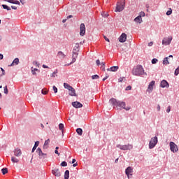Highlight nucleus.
Masks as SVG:
<instances>
[{
	"label": "nucleus",
	"mask_w": 179,
	"mask_h": 179,
	"mask_svg": "<svg viewBox=\"0 0 179 179\" xmlns=\"http://www.w3.org/2000/svg\"><path fill=\"white\" fill-rule=\"evenodd\" d=\"M132 75L134 76H141L142 75H145V70L143 69V67L141 65H137L136 67H134L131 71Z\"/></svg>",
	"instance_id": "nucleus-1"
},
{
	"label": "nucleus",
	"mask_w": 179,
	"mask_h": 179,
	"mask_svg": "<svg viewBox=\"0 0 179 179\" xmlns=\"http://www.w3.org/2000/svg\"><path fill=\"white\" fill-rule=\"evenodd\" d=\"M125 8V0H122L121 2H117L116 9L115 12H122Z\"/></svg>",
	"instance_id": "nucleus-2"
},
{
	"label": "nucleus",
	"mask_w": 179,
	"mask_h": 179,
	"mask_svg": "<svg viewBox=\"0 0 179 179\" xmlns=\"http://www.w3.org/2000/svg\"><path fill=\"white\" fill-rule=\"evenodd\" d=\"M117 148L120 149V150H131V149H133L134 146L131 144H127V145H117Z\"/></svg>",
	"instance_id": "nucleus-3"
},
{
	"label": "nucleus",
	"mask_w": 179,
	"mask_h": 179,
	"mask_svg": "<svg viewBox=\"0 0 179 179\" xmlns=\"http://www.w3.org/2000/svg\"><path fill=\"white\" fill-rule=\"evenodd\" d=\"M157 136L152 137L149 143V149H153L157 145Z\"/></svg>",
	"instance_id": "nucleus-4"
},
{
	"label": "nucleus",
	"mask_w": 179,
	"mask_h": 179,
	"mask_svg": "<svg viewBox=\"0 0 179 179\" xmlns=\"http://www.w3.org/2000/svg\"><path fill=\"white\" fill-rule=\"evenodd\" d=\"M169 146L171 151L173 152V153H177L178 152V146L176 145V144L174 143V142L171 141L169 143Z\"/></svg>",
	"instance_id": "nucleus-5"
},
{
	"label": "nucleus",
	"mask_w": 179,
	"mask_h": 179,
	"mask_svg": "<svg viewBox=\"0 0 179 179\" xmlns=\"http://www.w3.org/2000/svg\"><path fill=\"white\" fill-rule=\"evenodd\" d=\"M36 153L38 155L39 159H47V154L43 152L41 148H38L36 150Z\"/></svg>",
	"instance_id": "nucleus-6"
},
{
	"label": "nucleus",
	"mask_w": 179,
	"mask_h": 179,
	"mask_svg": "<svg viewBox=\"0 0 179 179\" xmlns=\"http://www.w3.org/2000/svg\"><path fill=\"white\" fill-rule=\"evenodd\" d=\"M172 40V36H169V38H164V39L162 40L163 45H169V44L171 43Z\"/></svg>",
	"instance_id": "nucleus-7"
},
{
	"label": "nucleus",
	"mask_w": 179,
	"mask_h": 179,
	"mask_svg": "<svg viewBox=\"0 0 179 179\" xmlns=\"http://www.w3.org/2000/svg\"><path fill=\"white\" fill-rule=\"evenodd\" d=\"M78 55H79V54H78V52L73 51V55H72V62L69 64H66L65 66H69V65H71V64L76 62V59L78 58Z\"/></svg>",
	"instance_id": "nucleus-8"
},
{
	"label": "nucleus",
	"mask_w": 179,
	"mask_h": 179,
	"mask_svg": "<svg viewBox=\"0 0 179 179\" xmlns=\"http://www.w3.org/2000/svg\"><path fill=\"white\" fill-rule=\"evenodd\" d=\"M85 34H86V27L82 23L80 26V36H83Z\"/></svg>",
	"instance_id": "nucleus-9"
},
{
	"label": "nucleus",
	"mask_w": 179,
	"mask_h": 179,
	"mask_svg": "<svg viewBox=\"0 0 179 179\" xmlns=\"http://www.w3.org/2000/svg\"><path fill=\"white\" fill-rule=\"evenodd\" d=\"M117 107H122V108L126 110V111H129V110H131V107H129V106L125 107V102H124V101H119V102L117 103Z\"/></svg>",
	"instance_id": "nucleus-10"
},
{
	"label": "nucleus",
	"mask_w": 179,
	"mask_h": 179,
	"mask_svg": "<svg viewBox=\"0 0 179 179\" xmlns=\"http://www.w3.org/2000/svg\"><path fill=\"white\" fill-rule=\"evenodd\" d=\"M132 173H134V169L132 167L129 166L125 170V174L127 176L128 178H129V176H132Z\"/></svg>",
	"instance_id": "nucleus-11"
},
{
	"label": "nucleus",
	"mask_w": 179,
	"mask_h": 179,
	"mask_svg": "<svg viewBox=\"0 0 179 179\" xmlns=\"http://www.w3.org/2000/svg\"><path fill=\"white\" fill-rule=\"evenodd\" d=\"M155 81H151L148 85L147 92H148V93H152V92H153V86H155Z\"/></svg>",
	"instance_id": "nucleus-12"
},
{
	"label": "nucleus",
	"mask_w": 179,
	"mask_h": 179,
	"mask_svg": "<svg viewBox=\"0 0 179 179\" xmlns=\"http://www.w3.org/2000/svg\"><path fill=\"white\" fill-rule=\"evenodd\" d=\"M72 106L75 108H82V107H83V105L79 101L72 102Z\"/></svg>",
	"instance_id": "nucleus-13"
},
{
	"label": "nucleus",
	"mask_w": 179,
	"mask_h": 179,
	"mask_svg": "<svg viewBox=\"0 0 179 179\" xmlns=\"http://www.w3.org/2000/svg\"><path fill=\"white\" fill-rule=\"evenodd\" d=\"M119 41L120 43H125L127 41V34H122V35L119 37Z\"/></svg>",
	"instance_id": "nucleus-14"
},
{
	"label": "nucleus",
	"mask_w": 179,
	"mask_h": 179,
	"mask_svg": "<svg viewBox=\"0 0 179 179\" xmlns=\"http://www.w3.org/2000/svg\"><path fill=\"white\" fill-rule=\"evenodd\" d=\"M52 173L55 177H61V172H59V169H55L52 171Z\"/></svg>",
	"instance_id": "nucleus-15"
},
{
	"label": "nucleus",
	"mask_w": 179,
	"mask_h": 179,
	"mask_svg": "<svg viewBox=\"0 0 179 179\" xmlns=\"http://www.w3.org/2000/svg\"><path fill=\"white\" fill-rule=\"evenodd\" d=\"M14 155H15L16 157L22 156V150L19 148H16L14 150Z\"/></svg>",
	"instance_id": "nucleus-16"
},
{
	"label": "nucleus",
	"mask_w": 179,
	"mask_h": 179,
	"mask_svg": "<svg viewBox=\"0 0 179 179\" xmlns=\"http://www.w3.org/2000/svg\"><path fill=\"white\" fill-rule=\"evenodd\" d=\"M120 101H117V99L112 98L110 100V103H111V104L113 106H114L115 107H118V103Z\"/></svg>",
	"instance_id": "nucleus-17"
},
{
	"label": "nucleus",
	"mask_w": 179,
	"mask_h": 179,
	"mask_svg": "<svg viewBox=\"0 0 179 179\" xmlns=\"http://www.w3.org/2000/svg\"><path fill=\"white\" fill-rule=\"evenodd\" d=\"M119 69V67L118 66H112L109 69H107V71L108 72H117Z\"/></svg>",
	"instance_id": "nucleus-18"
},
{
	"label": "nucleus",
	"mask_w": 179,
	"mask_h": 179,
	"mask_svg": "<svg viewBox=\"0 0 179 179\" xmlns=\"http://www.w3.org/2000/svg\"><path fill=\"white\" fill-rule=\"evenodd\" d=\"M5 2H8L9 3H13L14 5H20V2L17 0H4Z\"/></svg>",
	"instance_id": "nucleus-19"
},
{
	"label": "nucleus",
	"mask_w": 179,
	"mask_h": 179,
	"mask_svg": "<svg viewBox=\"0 0 179 179\" xmlns=\"http://www.w3.org/2000/svg\"><path fill=\"white\" fill-rule=\"evenodd\" d=\"M161 87H169V83L165 80H163L160 84Z\"/></svg>",
	"instance_id": "nucleus-20"
},
{
	"label": "nucleus",
	"mask_w": 179,
	"mask_h": 179,
	"mask_svg": "<svg viewBox=\"0 0 179 179\" xmlns=\"http://www.w3.org/2000/svg\"><path fill=\"white\" fill-rule=\"evenodd\" d=\"M69 96H76V92L75 91V88L71 87V89L69 90Z\"/></svg>",
	"instance_id": "nucleus-21"
},
{
	"label": "nucleus",
	"mask_w": 179,
	"mask_h": 179,
	"mask_svg": "<svg viewBox=\"0 0 179 179\" xmlns=\"http://www.w3.org/2000/svg\"><path fill=\"white\" fill-rule=\"evenodd\" d=\"M134 22L136 23H138L139 24H141V23H142V22H143V20H142V17L137 16L135 19H134Z\"/></svg>",
	"instance_id": "nucleus-22"
},
{
	"label": "nucleus",
	"mask_w": 179,
	"mask_h": 179,
	"mask_svg": "<svg viewBox=\"0 0 179 179\" xmlns=\"http://www.w3.org/2000/svg\"><path fill=\"white\" fill-rule=\"evenodd\" d=\"M19 64V58H15L12 64L10 65H9V66H13V65H18Z\"/></svg>",
	"instance_id": "nucleus-23"
},
{
	"label": "nucleus",
	"mask_w": 179,
	"mask_h": 179,
	"mask_svg": "<svg viewBox=\"0 0 179 179\" xmlns=\"http://www.w3.org/2000/svg\"><path fill=\"white\" fill-rule=\"evenodd\" d=\"M38 145H40V141H36L35 142V144L32 148V153H34V150H36V149H37V147L38 146Z\"/></svg>",
	"instance_id": "nucleus-24"
},
{
	"label": "nucleus",
	"mask_w": 179,
	"mask_h": 179,
	"mask_svg": "<svg viewBox=\"0 0 179 179\" xmlns=\"http://www.w3.org/2000/svg\"><path fill=\"white\" fill-rule=\"evenodd\" d=\"M48 145H50V139H48L45 141L44 145H43V148L44 149H48Z\"/></svg>",
	"instance_id": "nucleus-25"
},
{
	"label": "nucleus",
	"mask_w": 179,
	"mask_h": 179,
	"mask_svg": "<svg viewBox=\"0 0 179 179\" xmlns=\"http://www.w3.org/2000/svg\"><path fill=\"white\" fill-rule=\"evenodd\" d=\"M57 55L59 58H62V59L65 58V54H64V52H62V51L58 52Z\"/></svg>",
	"instance_id": "nucleus-26"
},
{
	"label": "nucleus",
	"mask_w": 179,
	"mask_h": 179,
	"mask_svg": "<svg viewBox=\"0 0 179 179\" xmlns=\"http://www.w3.org/2000/svg\"><path fill=\"white\" fill-rule=\"evenodd\" d=\"M76 132L80 135V136H82V134H83V130H82L81 128H78L76 129Z\"/></svg>",
	"instance_id": "nucleus-27"
},
{
	"label": "nucleus",
	"mask_w": 179,
	"mask_h": 179,
	"mask_svg": "<svg viewBox=\"0 0 179 179\" xmlns=\"http://www.w3.org/2000/svg\"><path fill=\"white\" fill-rule=\"evenodd\" d=\"M169 64H170L169 62V57H165L163 60V64L164 65H169Z\"/></svg>",
	"instance_id": "nucleus-28"
},
{
	"label": "nucleus",
	"mask_w": 179,
	"mask_h": 179,
	"mask_svg": "<svg viewBox=\"0 0 179 179\" xmlns=\"http://www.w3.org/2000/svg\"><path fill=\"white\" fill-rule=\"evenodd\" d=\"M64 87L65 89H68L69 90L70 89H72V86H70L69 84H68L66 83H64Z\"/></svg>",
	"instance_id": "nucleus-29"
},
{
	"label": "nucleus",
	"mask_w": 179,
	"mask_h": 179,
	"mask_svg": "<svg viewBox=\"0 0 179 179\" xmlns=\"http://www.w3.org/2000/svg\"><path fill=\"white\" fill-rule=\"evenodd\" d=\"M64 179H69V171L68 170L64 173Z\"/></svg>",
	"instance_id": "nucleus-30"
},
{
	"label": "nucleus",
	"mask_w": 179,
	"mask_h": 179,
	"mask_svg": "<svg viewBox=\"0 0 179 179\" xmlns=\"http://www.w3.org/2000/svg\"><path fill=\"white\" fill-rule=\"evenodd\" d=\"M1 173L3 176H5V174H7L8 173V168H3L1 169Z\"/></svg>",
	"instance_id": "nucleus-31"
},
{
	"label": "nucleus",
	"mask_w": 179,
	"mask_h": 179,
	"mask_svg": "<svg viewBox=\"0 0 179 179\" xmlns=\"http://www.w3.org/2000/svg\"><path fill=\"white\" fill-rule=\"evenodd\" d=\"M11 162H13V163H17L19 162V159H17L15 157H11Z\"/></svg>",
	"instance_id": "nucleus-32"
},
{
	"label": "nucleus",
	"mask_w": 179,
	"mask_h": 179,
	"mask_svg": "<svg viewBox=\"0 0 179 179\" xmlns=\"http://www.w3.org/2000/svg\"><path fill=\"white\" fill-rule=\"evenodd\" d=\"M58 73V70H55L52 73L50 74L51 78H55V75Z\"/></svg>",
	"instance_id": "nucleus-33"
},
{
	"label": "nucleus",
	"mask_w": 179,
	"mask_h": 179,
	"mask_svg": "<svg viewBox=\"0 0 179 179\" xmlns=\"http://www.w3.org/2000/svg\"><path fill=\"white\" fill-rule=\"evenodd\" d=\"M59 129H60V131H62V132H64V124L60 123L59 124Z\"/></svg>",
	"instance_id": "nucleus-34"
},
{
	"label": "nucleus",
	"mask_w": 179,
	"mask_h": 179,
	"mask_svg": "<svg viewBox=\"0 0 179 179\" xmlns=\"http://www.w3.org/2000/svg\"><path fill=\"white\" fill-rule=\"evenodd\" d=\"M60 166H62V167H66V166H68V163H66V162L64 161L61 163Z\"/></svg>",
	"instance_id": "nucleus-35"
},
{
	"label": "nucleus",
	"mask_w": 179,
	"mask_h": 179,
	"mask_svg": "<svg viewBox=\"0 0 179 179\" xmlns=\"http://www.w3.org/2000/svg\"><path fill=\"white\" fill-rule=\"evenodd\" d=\"M173 13V10L171 8H169V10L166 12L167 16H170Z\"/></svg>",
	"instance_id": "nucleus-36"
},
{
	"label": "nucleus",
	"mask_w": 179,
	"mask_h": 179,
	"mask_svg": "<svg viewBox=\"0 0 179 179\" xmlns=\"http://www.w3.org/2000/svg\"><path fill=\"white\" fill-rule=\"evenodd\" d=\"M174 75H175L176 76H178L179 75V66H178V67L175 70Z\"/></svg>",
	"instance_id": "nucleus-37"
},
{
	"label": "nucleus",
	"mask_w": 179,
	"mask_h": 179,
	"mask_svg": "<svg viewBox=\"0 0 179 179\" xmlns=\"http://www.w3.org/2000/svg\"><path fill=\"white\" fill-rule=\"evenodd\" d=\"M2 8H3L4 9H6L8 10H10V7L8 6L7 5L3 4Z\"/></svg>",
	"instance_id": "nucleus-38"
},
{
	"label": "nucleus",
	"mask_w": 179,
	"mask_h": 179,
	"mask_svg": "<svg viewBox=\"0 0 179 179\" xmlns=\"http://www.w3.org/2000/svg\"><path fill=\"white\" fill-rule=\"evenodd\" d=\"M3 90H4L5 94H8V93H9V92L8 91V85H6V86L3 87Z\"/></svg>",
	"instance_id": "nucleus-39"
},
{
	"label": "nucleus",
	"mask_w": 179,
	"mask_h": 179,
	"mask_svg": "<svg viewBox=\"0 0 179 179\" xmlns=\"http://www.w3.org/2000/svg\"><path fill=\"white\" fill-rule=\"evenodd\" d=\"M145 12L141 11V12H140L138 17H145Z\"/></svg>",
	"instance_id": "nucleus-40"
},
{
	"label": "nucleus",
	"mask_w": 179,
	"mask_h": 179,
	"mask_svg": "<svg viewBox=\"0 0 179 179\" xmlns=\"http://www.w3.org/2000/svg\"><path fill=\"white\" fill-rule=\"evenodd\" d=\"M52 89H53V91H54V93H58V88H57V87H55V85H54L52 87Z\"/></svg>",
	"instance_id": "nucleus-41"
},
{
	"label": "nucleus",
	"mask_w": 179,
	"mask_h": 179,
	"mask_svg": "<svg viewBox=\"0 0 179 179\" xmlns=\"http://www.w3.org/2000/svg\"><path fill=\"white\" fill-rule=\"evenodd\" d=\"M48 93V91L45 89L42 90V94H47Z\"/></svg>",
	"instance_id": "nucleus-42"
},
{
	"label": "nucleus",
	"mask_w": 179,
	"mask_h": 179,
	"mask_svg": "<svg viewBox=\"0 0 179 179\" xmlns=\"http://www.w3.org/2000/svg\"><path fill=\"white\" fill-rule=\"evenodd\" d=\"M99 75H94L92 76V79L94 80V79H99Z\"/></svg>",
	"instance_id": "nucleus-43"
},
{
	"label": "nucleus",
	"mask_w": 179,
	"mask_h": 179,
	"mask_svg": "<svg viewBox=\"0 0 179 179\" xmlns=\"http://www.w3.org/2000/svg\"><path fill=\"white\" fill-rule=\"evenodd\" d=\"M157 61H158L157 59H152V64H157Z\"/></svg>",
	"instance_id": "nucleus-44"
},
{
	"label": "nucleus",
	"mask_w": 179,
	"mask_h": 179,
	"mask_svg": "<svg viewBox=\"0 0 179 179\" xmlns=\"http://www.w3.org/2000/svg\"><path fill=\"white\" fill-rule=\"evenodd\" d=\"M102 16H103V17H108V14L107 13H103L102 14Z\"/></svg>",
	"instance_id": "nucleus-45"
},
{
	"label": "nucleus",
	"mask_w": 179,
	"mask_h": 179,
	"mask_svg": "<svg viewBox=\"0 0 179 179\" xmlns=\"http://www.w3.org/2000/svg\"><path fill=\"white\" fill-rule=\"evenodd\" d=\"M33 64H34V65H35V66H38V67L40 66H39L40 64H38V62H36V61L34 62Z\"/></svg>",
	"instance_id": "nucleus-46"
},
{
	"label": "nucleus",
	"mask_w": 179,
	"mask_h": 179,
	"mask_svg": "<svg viewBox=\"0 0 179 179\" xmlns=\"http://www.w3.org/2000/svg\"><path fill=\"white\" fill-rule=\"evenodd\" d=\"M170 111H171V107L169 106L167 108L166 113H170Z\"/></svg>",
	"instance_id": "nucleus-47"
},
{
	"label": "nucleus",
	"mask_w": 179,
	"mask_h": 179,
	"mask_svg": "<svg viewBox=\"0 0 179 179\" xmlns=\"http://www.w3.org/2000/svg\"><path fill=\"white\" fill-rule=\"evenodd\" d=\"M124 79H125L124 77H120L119 79H118V82H122L124 80Z\"/></svg>",
	"instance_id": "nucleus-48"
},
{
	"label": "nucleus",
	"mask_w": 179,
	"mask_h": 179,
	"mask_svg": "<svg viewBox=\"0 0 179 179\" xmlns=\"http://www.w3.org/2000/svg\"><path fill=\"white\" fill-rule=\"evenodd\" d=\"M103 38H104V40H106V41H108V43H110V39H108V38H107V36H103Z\"/></svg>",
	"instance_id": "nucleus-49"
},
{
	"label": "nucleus",
	"mask_w": 179,
	"mask_h": 179,
	"mask_svg": "<svg viewBox=\"0 0 179 179\" xmlns=\"http://www.w3.org/2000/svg\"><path fill=\"white\" fill-rule=\"evenodd\" d=\"M78 48H79V43H76L75 47H74V50H78Z\"/></svg>",
	"instance_id": "nucleus-50"
},
{
	"label": "nucleus",
	"mask_w": 179,
	"mask_h": 179,
	"mask_svg": "<svg viewBox=\"0 0 179 179\" xmlns=\"http://www.w3.org/2000/svg\"><path fill=\"white\" fill-rule=\"evenodd\" d=\"M131 89H132V87H131V85H129L126 87L125 90H131Z\"/></svg>",
	"instance_id": "nucleus-51"
},
{
	"label": "nucleus",
	"mask_w": 179,
	"mask_h": 179,
	"mask_svg": "<svg viewBox=\"0 0 179 179\" xmlns=\"http://www.w3.org/2000/svg\"><path fill=\"white\" fill-rule=\"evenodd\" d=\"M96 65L99 66V65L101 64L100 60L97 59V60L96 61Z\"/></svg>",
	"instance_id": "nucleus-52"
},
{
	"label": "nucleus",
	"mask_w": 179,
	"mask_h": 179,
	"mask_svg": "<svg viewBox=\"0 0 179 179\" xmlns=\"http://www.w3.org/2000/svg\"><path fill=\"white\" fill-rule=\"evenodd\" d=\"M100 65H101V66H106V63H104V62H102Z\"/></svg>",
	"instance_id": "nucleus-53"
},
{
	"label": "nucleus",
	"mask_w": 179,
	"mask_h": 179,
	"mask_svg": "<svg viewBox=\"0 0 179 179\" xmlns=\"http://www.w3.org/2000/svg\"><path fill=\"white\" fill-rule=\"evenodd\" d=\"M153 45V42H150L149 43H148V46L149 47H152Z\"/></svg>",
	"instance_id": "nucleus-54"
},
{
	"label": "nucleus",
	"mask_w": 179,
	"mask_h": 179,
	"mask_svg": "<svg viewBox=\"0 0 179 179\" xmlns=\"http://www.w3.org/2000/svg\"><path fill=\"white\" fill-rule=\"evenodd\" d=\"M1 70L2 71V75H5V70L2 68H1Z\"/></svg>",
	"instance_id": "nucleus-55"
},
{
	"label": "nucleus",
	"mask_w": 179,
	"mask_h": 179,
	"mask_svg": "<svg viewBox=\"0 0 179 179\" xmlns=\"http://www.w3.org/2000/svg\"><path fill=\"white\" fill-rule=\"evenodd\" d=\"M11 8L13 9H14V10H16V9H17V7L15 6H12Z\"/></svg>",
	"instance_id": "nucleus-56"
},
{
	"label": "nucleus",
	"mask_w": 179,
	"mask_h": 179,
	"mask_svg": "<svg viewBox=\"0 0 179 179\" xmlns=\"http://www.w3.org/2000/svg\"><path fill=\"white\" fill-rule=\"evenodd\" d=\"M55 153L56 155H58V156H59V152H58V150H55Z\"/></svg>",
	"instance_id": "nucleus-57"
},
{
	"label": "nucleus",
	"mask_w": 179,
	"mask_h": 179,
	"mask_svg": "<svg viewBox=\"0 0 179 179\" xmlns=\"http://www.w3.org/2000/svg\"><path fill=\"white\" fill-rule=\"evenodd\" d=\"M157 110L158 111H160V105H157Z\"/></svg>",
	"instance_id": "nucleus-58"
},
{
	"label": "nucleus",
	"mask_w": 179,
	"mask_h": 179,
	"mask_svg": "<svg viewBox=\"0 0 179 179\" xmlns=\"http://www.w3.org/2000/svg\"><path fill=\"white\" fill-rule=\"evenodd\" d=\"M107 79H108V76H105V78H103V81L104 82V80H107Z\"/></svg>",
	"instance_id": "nucleus-59"
},
{
	"label": "nucleus",
	"mask_w": 179,
	"mask_h": 179,
	"mask_svg": "<svg viewBox=\"0 0 179 179\" xmlns=\"http://www.w3.org/2000/svg\"><path fill=\"white\" fill-rule=\"evenodd\" d=\"M31 73H32V75H36V71H34V70H31Z\"/></svg>",
	"instance_id": "nucleus-60"
},
{
	"label": "nucleus",
	"mask_w": 179,
	"mask_h": 179,
	"mask_svg": "<svg viewBox=\"0 0 179 179\" xmlns=\"http://www.w3.org/2000/svg\"><path fill=\"white\" fill-rule=\"evenodd\" d=\"M0 59H3V55L0 54Z\"/></svg>",
	"instance_id": "nucleus-61"
},
{
	"label": "nucleus",
	"mask_w": 179,
	"mask_h": 179,
	"mask_svg": "<svg viewBox=\"0 0 179 179\" xmlns=\"http://www.w3.org/2000/svg\"><path fill=\"white\" fill-rule=\"evenodd\" d=\"M42 66H43V68H44V69H47V68H48V66H47V65H45V64H43Z\"/></svg>",
	"instance_id": "nucleus-62"
},
{
	"label": "nucleus",
	"mask_w": 179,
	"mask_h": 179,
	"mask_svg": "<svg viewBox=\"0 0 179 179\" xmlns=\"http://www.w3.org/2000/svg\"><path fill=\"white\" fill-rule=\"evenodd\" d=\"M71 17H73V15H68L67 16V19H71Z\"/></svg>",
	"instance_id": "nucleus-63"
},
{
	"label": "nucleus",
	"mask_w": 179,
	"mask_h": 179,
	"mask_svg": "<svg viewBox=\"0 0 179 179\" xmlns=\"http://www.w3.org/2000/svg\"><path fill=\"white\" fill-rule=\"evenodd\" d=\"M76 162V159H72V164H73Z\"/></svg>",
	"instance_id": "nucleus-64"
}]
</instances>
